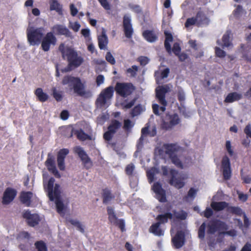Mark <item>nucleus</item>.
Wrapping results in <instances>:
<instances>
[{
  "label": "nucleus",
  "instance_id": "4468645a",
  "mask_svg": "<svg viewBox=\"0 0 251 251\" xmlns=\"http://www.w3.org/2000/svg\"><path fill=\"white\" fill-rule=\"evenodd\" d=\"M151 189L155 194L156 198L161 202L167 201L166 191L163 189L162 184L156 182L153 184Z\"/></svg>",
  "mask_w": 251,
  "mask_h": 251
},
{
  "label": "nucleus",
  "instance_id": "20e7f679",
  "mask_svg": "<svg viewBox=\"0 0 251 251\" xmlns=\"http://www.w3.org/2000/svg\"><path fill=\"white\" fill-rule=\"evenodd\" d=\"M162 174L164 176H167L169 172L171 177L169 181V183L177 189L183 188L185 185L184 181L185 178L181 176H179L178 172L174 169H170L169 171L167 166H162L161 168Z\"/></svg>",
  "mask_w": 251,
  "mask_h": 251
},
{
  "label": "nucleus",
  "instance_id": "72a5a7b5",
  "mask_svg": "<svg viewBox=\"0 0 251 251\" xmlns=\"http://www.w3.org/2000/svg\"><path fill=\"white\" fill-rule=\"evenodd\" d=\"M228 203L226 201H213L211 203L212 208L216 211H222L228 206Z\"/></svg>",
  "mask_w": 251,
  "mask_h": 251
},
{
  "label": "nucleus",
  "instance_id": "6e6552de",
  "mask_svg": "<svg viewBox=\"0 0 251 251\" xmlns=\"http://www.w3.org/2000/svg\"><path fill=\"white\" fill-rule=\"evenodd\" d=\"M107 211L109 222L111 224L118 226L122 232L125 231L126 230L125 220L123 219H118L114 209L112 207L108 206Z\"/></svg>",
  "mask_w": 251,
  "mask_h": 251
},
{
  "label": "nucleus",
  "instance_id": "4be33fe9",
  "mask_svg": "<svg viewBox=\"0 0 251 251\" xmlns=\"http://www.w3.org/2000/svg\"><path fill=\"white\" fill-rule=\"evenodd\" d=\"M169 87L167 85L161 86L158 89H156V97L160 104L165 105L166 101L165 95L169 92Z\"/></svg>",
  "mask_w": 251,
  "mask_h": 251
},
{
  "label": "nucleus",
  "instance_id": "4c0bfd02",
  "mask_svg": "<svg viewBox=\"0 0 251 251\" xmlns=\"http://www.w3.org/2000/svg\"><path fill=\"white\" fill-rule=\"evenodd\" d=\"M162 106H159L157 104H153L152 105V108L153 113L156 115H159L160 113L159 110L160 109L162 112H164L166 110V106L167 105V102L166 101L165 105L161 104Z\"/></svg>",
  "mask_w": 251,
  "mask_h": 251
},
{
  "label": "nucleus",
  "instance_id": "b1692460",
  "mask_svg": "<svg viewBox=\"0 0 251 251\" xmlns=\"http://www.w3.org/2000/svg\"><path fill=\"white\" fill-rule=\"evenodd\" d=\"M53 32L56 34L62 35L66 37H70L72 36L71 32L65 26L61 25H55L52 27Z\"/></svg>",
  "mask_w": 251,
  "mask_h": 251
},
{
  "label": "nucleus",
  "instance_id": "f257e3e1",
  "mask_svg": "<svg viewBox=\"0 0 251 251\" xmlns=\"http://www.w3.org/2000/svg\"><path fill=\"white\" fill-rule=\"evenodd\" d=\"M64 59L68 61L67 67L61 70L62 73H66L79 67L83 62V58L78 55L77 51L72 47L65 46L61 43L58 48Z\"/></svg>",
  "mask_w": 251,
  "mask_h": 251
},
{
  "label": "nucleus",
  "instance_id": "9d476101",
  "mask_svg": "<svg viewBox=\"0 0 251 251\" xmlns=\"http://www.w3.org/2000/svg\"><path fill=\"white\" fill-rule=\"evenodd\" d=\"M113 93L114 88L112 86H110L102 91L96 101L97 106L99 107L103 106L106 104L107 100L112 97Z\"/></svg>",
  "mask_w": 251,
  "mask_h": 251
},
{
  "label": "nucleus",
  "instance_id": "de8ad7c7",
  "mask_svg": "<svg viewBox=\"0 0 251 251\" xmlns=\"http://www.w3.org/2000/svg\"><path fill=\"white\" fill-rule=\"evenodd\" d=\"M222 42H223V48L224 47H228L230 45H231V43L230 41V37L229 34L226 33L222 37Z\"/></svg>",
  "mask_w": 251,
  "mask_h": 251
},
{
  "label": "nucleus",
  "instance_id": "0eeeda50",
  "mask_svg": "<svg viewBox=\"0 0 251 251\" xmlns=\"http://www.w3.org/2000/svg\"><path fill=\"white\" fill-rule=\"evenodd\" d=\"M172 206L170 204H165L162 207L160 208L159 212L161 213H164L166 211L167 212L163 214L158 215L155 220L157 221V223H159L160 225L162 224H165L168 222L169 219H172L174 218L173 213L170 212L172 209Z\"/></svg>",
  "mask_w": 251,
  "mask_h": 251
},
{
  "label": "nucleus",
  "instance_id": "e433bc0d",
  "mask_svg": "<svg viewBox=\"0 0 251 251\" xmlns=\"http://www.w3.org/2000/svg\"><path fill=\"white\" fill-rule=\"evenodd\" d=\"M67 223H70L71 225L76 227L77 229L81 233H84L85 231L83 226L77 220H74L72 219H69L66 220Z\"/></svg>",
  "mask_w": 251,
  "mask_h": 251
},
{
  "label": "nucleus",
  "instance_id": "6e6d98bb",
  "mask_svg": "<svg viewBox=\"0 0 251 251\" xmlns=\"http://www.w3.org/2000/svg\"><path fill=\"white\" fill-rule=\"evenodd\" d=\"M105 59L107 62L110 63L111 65H114L115 64L116 61L114 57L111 53L110 52L108 51L106 53L105 56Z\"/></svg>",
  "mask_w": 251,
  "mask_h": 251
},
{
  "label": "nucleus",
  "instance_id": "f3484780",
  "mask_svg": "<svg viewBox=\"0 0 251 251\" xmlns=\"http://www.w3.org/2000/svg\"><path fill=\"white\" fill-rule=\"evenodd\" d=\"M168 117L169 122L163 121L161 124L162 128L166 130L171 129L174 126L178 124L180 122V119L176 113L172 115H167Z\"/></svg>",
  "mask_w": 251,
  "mask_h": 251
},
{
  "label": "nucleus",
  "instance_id": "ea45409f",
  "mask_svg": "<svg viewBox=\"0 0 251 251\" xmlns=\"http://www.w3.org/2000/svg\"><path fill=\"white\" fill-rule=\"evenodd\" d=\"M174 218L177 220H184L187 217V213L183 210H181L180 212H177L176 210L173 211Z\"/></svg>",
  "mask_w": 251,
  "mask_h": 251
},
{
  "label": "nucleus",
  "instance_id": "49530a36",
  "mask_svg": "<svg viewBox=\"0 0 251 251\" xmlns=\"http://www.w3.org/2000/svg\"><path fill=\"white\" fill-rule=\"evenodd\" d=\"M244 12L242 6L240 5H238L236 9L234 10L233 14L235 18L239 19Z\"/></svg>",
  "mask_w": 251,
  "mask_h": 251
},
{
  "label": "nucleus",
  "instance_id": "a19ab883",
  "mask_svg": "<svg viewBox=\"0 0 251 251\" xmlns=\"http://www.w3.org/2000/svg\"><path fill=\"white\" fill-rule=\"evenodd\" d=\"M169 158L172 162L175 165L176 167L180 169L183 168V164L176 154Z\"/></svg>",
  "mask_w": 251,
  "mask_h": 251
},
{
  "label": "nucleus",
  "instance_id": "473e14b6",
  "mask_svg": "<svg viewBox=\"0 0 251 251\" xmlns=\"http://www.w3.org/2000/svg\"><path fill=\"white\" fill-rule=\"evenodd\" d=\"M73 133H74V134L76 136L78 139L81 141H85L87 139H90V136L87 134L85 133L84 131L82 130L81 129L75 130H74L73 129H72L70 137L73 136Z\"/></svg>",
  "mask_w": 251,
  "mask_h": 251
},
{
  "label": "nucleus",
  "instance_id": "680f3d73",
  "mask_svg": "<svg viewBox=\"0 0 251 251\" xmlns=\"http://www.w3.org/2000/svg\"><path fill=\"white\" fill-rule=\"evenodd\" d=\"M100 3L101 5L105 9L109 10L110 9V5L107 0H98Z\"/></svg>",
  "mask_w": 251,
  "mask_h": 251
},
{
  "label": "nucleus",
  "instance_id": "7c9ffc66",
  "mask_svg": "<svg viewBox=\"0 0 251 251\" xmlns=\"http://www.w3.org/2000/svg\"><path fill=\"white\" fill-rule=\"evenodd\" d=\"M101 196L103 203L106 204L114 198V196L112 194L110 190L107 188L103 189Z\"/></svg>",
  "mask_w": 251,
  "mask_h": 251
},
{
  "label": "nucleus",
  "instance_id": "c85d7f7f",
  "mask_svg": "<svg viewBox=\"0 0 251 251\" xmlns=\"http://www.w3.org/2000/svg\"><path fill=\"white\" fill-rule=\"evenodd\" d=\"M149 231L157 236H163L164 234V230L161 228V225L159 224V223L157 222L151 225L150 227Z\"/></svg>",
  "mask_w": 251,
  "mask_h": 251
},
{
  "label": "nucleus",
  "instance_id": "0e129e2a",
  "mask_svg": "<svg viewBox=\"0 0 251 251\" xmlns=\"http://www.w3.org/2000/svg\"><path fill=\"white\" fill-rule=\"evenodd\" d=\"M170 73V69L168 68H165L161 72L160 77L161 79L167 78Z\"/></svg>",
  "mask_w": 251,
  "mask_h": 251
},
{
  "label": "nucleus",
  "instance_id": "2eb2a0df",
  "mask_svg": "<svg viewBox=\"0 0 251 251\" xmlns=\"http://www.w3.org/2000/svg\"><path fill=\"white\" fill-rule=\"evenodd\" d=\"M23 217L26 220L28 225L34 227L39 224L40 218L38 214H31L29 210L25 211L23 214Z\"/></svg>",
  "mask_w": 251,
  "mask_h": 251
},
{
  "label": "nucleus",
  "instance_id": "79ce46f5",
  "mask_svg": "<svg viewBox=\"0 0 251 251\" xmlns=\"http://www.w3.org/2000/svg\"><path fill=\"white\" fill-rule=\"evenodd\" d=\"M169 158L172 162L175 165L176 167L180 169L183 168V164L176 154Z\"/></svg>",
  "mask_w": 251,
  "mask_h": 251
},
{
  "label": "nucleus",
  "instance_id": "338daca9",
  "mask_svg": "<svg viewBox=\"0 0 251 251\" xmlns=\"http://www.w3.org/2000/svg\"><path fill=\"white\" fill-rule=\"evenodd\" d=\"M131 9L137 14H140L142 12V8L138 5H132L130 6Z\"/></svg>",
  "mask_w": 251,
  "mask_h": 251
},
{
  "label": "nucleus",
  "instance_id": "052dcab7",
  "mask_svg": "<svg viewBox=\"0 0 251 251\" xmlns=\"http://www.w3.org/2000/svg\"><path fill=\"white\" fill-rule=\"evenodd\" d=\"M220 232V234L224 235H228L231 237H234L236 235V231L235 229H231L228 231L223 230Z\"/></svg>",
  "mask_w": 251,
  "mask_h": 251
},
{
  "label": "nucleus",
  "instance_id": "774afa93",
  "mask_svg": "<svg viewBox=\"0 0 251 251\" xmlns=\"http://www.w3.org/2000/svg\"><path fill=\"white\" fill-rule=\"evenodd\" d=\"M213 214L212 210L209 207H207L204 211V216L207 218H210Z\"/></svg>",
  "mask_w": 251,
  "mask_h": 251
},
{
  "label": "nucleus",
  "instance_id": "393cba45",
  "mask_svg": "<svg viewBox=\"0 0 251 251\" xmlns=\"http://www.w3.org/2000/svg\"><path fill=\"white\" fill-rule=\"evenodd\" d=\"M33 197V193L30 191H23L20 195V200L21 202L27 207H29L31 205V199Z\"/></svg>",
  "mask_w": 251,
  "mask_h": 251
},
{
  "label": "nucleus",
  "instance_id": "864d4df0",
  "mask_svg": "<svg viewBox=\"0 0 251 251\" xmlns=\"http://www.w3.org/2000/svg\"><path fill=\"white\" fill-rule=\"evenodd\" d=\"M138 67L136 65H133L131 68L127 69L126 73L129 74L131 77H134L136 75Z\"/></svg>",
  "mask_w": 251,
  "mask_h": 251
},
{
  "label": "nucleus",
  "instance_id": "5701e85b",
  "mask_svg": "<svg viewBox=\"0 0 251 251\" xmlns=\"http://www.w3.org/2000/svg\"><path fill=\"white\" fill-rule=\"evenodd\" d=\"M165 152L169 157H171L176 154L180 147L176 143L165 144L163 145Z\"/></svg>",
  "mask_w": 251,
  "mask_h": 251
},
{
  "label": "nucleus",
  "instance_id": "603ef678",
  "mask_svg": "<svg viewBox=\"0 0 251 251\" xmlns=\"http://www.w3.org/2000/svg\"><path fill=\"white\" fill-rule=\"evenodd\" d=\"M142 111V106L140 104L135 106L131 110L130 113L132 117L139 115Z\"/></svg>",
  "mask_w": 251,
  "mask_h": 251
},
{
  "label": "nucleus",
  "instance_id": "aec40b11",
  "mask_svg": "<svg viewBox=\"0 0 251 251\" xmlns=\"http://www.w3.org/2000/svg\"><path fill=\"white\" fill-rule=\"evenodd\" d=\"M17 191L12 188H7L3 193L2 202L3 204H8L12 202L17 195Z\"/></svg>",
  "mask_w": 251,
  "mask_h": 251
},
{
  "label": "nucleus",
  "instance_id": "f704fd0d",
  "mask_svg": "<svg viewBox=\"0 0 251 251\" xmlns=\"http://www.w3.org/2000/svg\"><path fill=\"white\" fill-rule=\"evenodd\" d=\"M50 11L55 10L60 14L62 12V6L57 0H50Z\"/></svg>",
  "mask_w": 251,
  "mask_h": 251
},
{
  "label": "nucleus",
  "instance_id": "412c9836",
  "mask_svg": "<svg viewBox=\"0 0 251 251\" xmlns=\"http://www.w3.org/2000/svg\"><path fill=\"white\" fill-rule=\"evenodd\" d=\"M45 164L48 170L51 172L55 177L58 178L60 177V175L57 170L55 164L54 158L53 156H51L50 153L48 154Z\"/></svg>",
  "mask_w": 251,
  "mask_h": 251
},
{
  "label": "nucleus",
  "instance_id": "cd10ccee",
  "mask_svg": "<svg viewBox=\"0 0 251 251\" xmlns=\"http://www.w3.org/2000/svg\"><path fill=\"white\" fill-rule=\"evenodd\" d=\"M98 40L99 48L100 50H106L108 40L106 32L104 29L102 30L101 34L98 36Z\"/></svg>",
  "mask_w": 251,
  "mask_h": 251
},
{
  "label": "nucleus",
  "instance_id": "39448f33",
  "mask_svg": "<svg viewBox=\"0 0 251 251\" xmlns=\"http://www.w3.org/2000/svg\"><path fill=\"white\" fill-rule=\"evenodd\" d=\"M44 28L40 27L34 28L31 27L26 30L27 41L32 46L39 45L44 35Z\"/></svg>",
  "mask_w": 251,
  "mask_h": 251
},
{
  "label": "nucleus",
  "instance_id": "9b49d317",
  "mask_svg": "<svg viewBox=\"0 0 251 251\" xmlns=\"http://www.w3.org/2000/svg\"><path fill=\"white\" fill-rule=\"evenodd\" d=\"M74 151L77 154L82 161V164L86 169L91 168L93 162L83 148L80 146H76L74 148Z\"/></svg>",
  "mask_w": 251,
  "mask_h": 251
},
{
  "label": "nucleus",
  "instance_id": "ddd939ff",
  "mask_svg": "<svg viewBox=\"0 0 251 251\" xmlns=\"http://www.w3.org/2000/svg\"><path fill=\"white\" fill-rule=\"evenodd\" d=\"M122 126V123L117 120H112L107 127L108 130L103 134L105 140L110 141L112 140L114 134Z\"/></svg>",
  "mask_w": 251,
  "mask_h": 251
},
{
  "label": "nucleus",
  "instance_id": "c756f323",
  "mask_svg": "<svg viewBox=\"0 0 251 251\" xmlns=\"http://www.w3.org/2000/svg\"><path fill=\"white\" fill-rule=\"evenodd\" d=\"M242 98V95L236 92H231L226 97L224 102L226 103H232L238 101Z\"/></svg>",
  "mask_w": 251,
  "mask_h": 251
},
{
  "label": "nucleus",
  "instance_id": "f8f14e48",
  "mask_svg": "<svg viewBox=\"0 0 251 251\" xmlns=\"http://www.w3.org/2000/svg\"><path fill=\"white\" fill-rule=\"evenodd\" d=\"M56 42L57 39L53 32H49L43 37L41 42V48L44 51H48L50 50V46H54Z\"/></svg>",
  "mask_w": 251,
  "mask_h": 251
},
{
  "label": "nucleus",
  "instance_id": "dca6fc26",
  "mask_svg": "<svg viewBox=\"0 0 251 251\" xmlns=\"http://www.w3.org/2000/svg\"><path fill=\"white\" fill-rule=\"evenodd\" d=\"M221 165L224 179L226 180H229L231 176V169L230 160L227 156L225 155L223 157Z\"/></svg>",
  "mask_w": 251,
  "mask_h": 251
},
{
  "label": "nucleus",
  "instance_id": "6ab92c4d",
  "mask_svg": "<svg viewBox=\"0 0 251 251\" xmlns=\"http://www.w3.org/2000/svg\"><path fill=\"white\" fill-rule=\"evenodd\" d=\"M123 28L125 36L128 39L131 38L133 34V29L130 18L126 15L123 18Z\"/></svg>",
  "mask_w": 251,
  "mask_h": 251
},
{
  "label": "nucleus",
  "instance_id": "c9c22d12",
  "mask_svg": "<svg viewBox=\"0 0 251 251\" xmlns=\"http://www.w3.org/2000/svg\"><path fill=\"white\" fill-rule=\"evenodd\" d=\"M34 94L38 100L41 102H45L49 99L48 95L44 93L43 89L41 88H37L35 91Z\"/></svg>",
  "mask_w": 251,
  "mask_h": 251
},
{
  "label": "nucleus",
  "instance_id": "f03ea898",
  "mask_svg": "<svg viewBox=\"0 0 251 251\" xmlns=\"http://www.w3.org/2000/svg\"><path fill=\"white\" fill-rule=\"evenodd\" d=\"M61 83L63 85H68L69 89L73 90L77 96L84 97L91 96L90 91L85 90V83H83L78 77L66 75L63 77Z\"/></svg>",
  "mask_w": 251,
  "mask_h": 251
},
{
  "label": "nucleus",
  "instance_id": "2f4dec72",
  "mask_svg": "<svg viewBox=\"0 0 251 251\" xmlns=\"http://www.w3.org/2000/svg\"><path fill=\"white\" fill-rule=\"evenodd\" d=\"M164 33L165 35L164 47L167 52L171 54L172 52V49L170 42L173 41V37L171 33L165 32Z\"/></svg>",
  "mask_w": 251,
  "mask_h": 251
},
{
  "label": "nucleus",
  "instance_id": "13d9d810",
  "mask_svg": "<svg viewBox=\"0 0 251 251\" xmlns=\"http://www.w3.org/2000/svg\"><path fill=\"white\" fill-rule=\"evenodd\" d=\"M133 125L132 124L131 121L129 119L125 120L124 121L123 128L126 130H128L131 129Z\"/></svg>",
  "mask_w": 251,
  "mask_h": 251
},
{
  "label": "nucleus",
  "instance_id": "4d7b16f0",
  "mask_svg": "<svg viewBox=\"0 0 251 251\" xmlns=\"http://www.w3.org/2000/svg\"><path fill=\"white\" fill-rule=\"evenodd\" d=\"M172 51L176 55H179L181 51V48L178 43L176 42L174 44Z\"/></svg>",
  "mask_w": 251,
  "mask_h": 251
},
{
  "label": "nucleus",
  "instance_id": "bb28decb",
  "mask_svg": "<svg viewBox=\"0 0 251 251\" xmlns=\"http://www.w3.org/2000/svg\"><path fill=\"white\" fill-rule=\"evenodd\" d=\"M197 19V26L207 25L210 23L209 19L206 16L203 11H199L196 14Z\"/></svg>",
  "mask_w": 251,
  "mask_h": 251
},
{
  "label": "nucleus",
  "instance_id": "423d86ee",
  "mask_svg": "<svg viewBox=\"0 0 251 251\" xmlns=\"http://www.w3.org/2000/svg\"><path fill=\"white\" fill-rule=\"evenodd\" d=\"M135 89L134 86L131 83L117 82L115 87L116 93L123 98L130 96Z\"/></svg>",
  "mask_w": 251,
  "mask_h": 251
},
{
  "label": "nucleus",
  "instance_id": "5fc2aeb1",
  "mask_svg": "<svg viewBox=\"0 0 251 251\" xmlns=\"http://www.w3.org/2000/svg\"><path fill=\"white\" fill-rule=\"evenodd\" d=\"M215 51L216 56L219 58H224L226 55V52L219 47H215Z\"/></svg>",
  "mask_w": 251,
  "mask_h": 251
},
{
  "label": "nucleus",
  "instance_id": "58836bf2",
  "mask_svg": "<svg viewBox=\"0 0 251 251\" xmlns=\"http://www.w3.org/2000/svg\"><path fill=\"white\" fill-rule=\"evenodd\" d=\"M227 211L229 213L240 216L245 213L242 209L238 206H229L227 208Z\"/></svg>",
  "mask_w": 251,
  "mask_h": 251
},
{
  "label": "nucleus",
  "instance_id": "69168bd1",
  "mask_svg": "<svg viewBox=\"0 0 251 251\" xmlns=\"http://www.w3.org/2000/svg\"><path fill=\"white\" fill-rule=\"evenodd\" d=\"M58 167L61 171H64L65 169V160L57 159Z\"/></svg>",
  "mask_w": 251,
  "mask_h": 251
},
{
  "label": "nucleus",
  "instance_id": "37998d69",
  "mask_svg": "<svg viewBox=\"0 0 251 251\" xmlns=\"http://www.w3.org/2000/svg\"><path fill=\"white\" fill-rule=\"evenodd\" d=\"M35 246L38 251H48L47 247L43 241L36 242Z\"/></svg>",
  "mask_w": 251,
  "mask_h": 251
},
{
  "label": "nucleus",
  "instance_id": "3c124183",
  "mask_svg": "<svg viewBox=\"0 0 251 251\" xmlns=\"http://www.w3.org/2000/svg\"><path fill=\"white\" fill-rule=\"evenodd\" d=\"M197 25V19L196 16L188 18L185 23V26L189 27L191 25Z\"/></svg>",
  "mask_w": 251,
  "mask_h": 251
},
{
  "label": "nucleus",
  "instance_id": "1a4fd4ad",
  "mask_svg": "<svg viewBox=\"0 0 251 251\" xmlns=\"http://www.w3.org/2000/svg\"><path fill=\"white\" fill-rule=\"evenodd\" d=\"M228 228L227 225L219 220H213L209 222L207 225V232L209 234H214L217 231L227 230Z\"/></svg>",
  "mask_w": 251,
  "mask_h": 251
},
{
  "label": "nucleus",
  "instance_id": "c03bdc74",
  "mask_svg": "<svg viewBox=\"0 0 251 251\" xmlns=\"http://www.w3.org/2000/svg\"><path fill=\"white\" fill-rule=\"evenodd\" d=\"M53 97L57 101H60L63 99L62 92H58L55 87L51 89Z\"/></svg>",
  "mask_w": 251,
  "mask_h": 251
},
{
  "label": "nucleus",
  "instance_id": "bf43d9fd",
  "mask_svg": "<svg viewBox=\"0 0 251 251\" xmlns=\"http://www.w3.org/2000/svg\"><path fill=\"white\" fill-rule=\"evenodd\" d=\"M138 61L142 66H145L149 63V59L146 56H140L138 58Z\"/></svg>",
  "mask_w": 251,
  "mask_h": 251
},
{
  "label": "nucleus",
  "instance_id": "a878e982",
  "mask_svg": "<svg viewBox=\"0 0 251 251\" xmlns=\"http://www.w3.org/2000/svg\"><path fill=\"white\" fill-rule=\"evenodd\" d=\"M144 38L148 42L153 43L158 40V35L153 30H146L142 33Z\"/></svg>",
  "mask_w": 251,
  "mask_h": 251
},
{
  "label": "nucleus",
  "instance_id": "e2e57ef3",
  "mask_svg": "<svg viewBox=\"0 0 251 251\" xmlns=\"http://www.w3.org/2000/svg\"><path fill=\"white\" fill-rule=\"evenodd\" d=\"M244 131L246 135L247 138H251V126L250 124H248L246 126Z\"/></svg>",
  "mask_w": 251,
  "mask_h": 251
},
{
  "label": "nucleus",
  "instance_id": "a211bd4d",
  "mask_svg": "<svg viewBox=\"0 0 251 251\" xmlns=\"http://www.w3.org/2000/svg\"><path fill=\"white\" fill-rule=\"evenodd\" d=\"M185 242V234L183 230H178L172 239V243L175 249H180Z\"/></svg>",
  "mask_w": 251,
  "mask_h": 251
},
{
  "label": "nucleus",
  "instance_id": "a18cd8bd",
  "mask_svg": "<svg viewBox=\"0 0 251 251\" xmlns=\"http://www.w3.org/2000/svg\"><path fill=\"white\" fill-rule=\"evenodd\" d=\"M69 151L68 149H61L57 153V159L64 160L66 155L69 153Z\"/></svg>",
  "mask_w": 251,
  "mask_h": 251
},
{
  "label": "nucleus",
  "instance_id": "7ed1b4c3",
  "mask_svg": "<svg viewBox=\"0 0 251 251\" xmlns=\"http://www.w3.org/2000/svg\"><path fill=\"white\" fill-rule=\"evenodd\" d=\"M55 179L51 177L48 182L47 185L44 183V189L48 192V197L50 201H55L56 210L58 213H61L64 209V205L60 198V185L55 184L53 188Z\"/></svg>",
  "mask_w": 251,
  "mask_h": 251
},
{
  "label": "nucleus",
  "instance_id": "8fccbe9b",
  "mask_svg": "<svg viewBox=\"0 0 251 251\" xmlns=\"http://www.w3.org/2000/svg\"><path fill=\"white\" fill-rule=\"evenodd\" d=\"M135 169L134 165L131 163L128 164L125 168L126 174L128 176H132Z\"/></svg>",
  "mask_w": 251,
  "mask_h": 251
},
{
  "label": "nucleus",
  "instance_id": "09e8293b",
  "mask_svg": "<svg viewBox=\"0 0 251 251\" xmlns=\"http://www.w3.org/2000/svg\"><path fill=\"white\" fill-rule=\"evenodd\" d=\"M206 228V224L203 223L200 226L198 230V237L201 239H203L205 236V231Z\"/></svg>",
  "mask_w": 251,
  "mask_h": 251
}]
</instances>
